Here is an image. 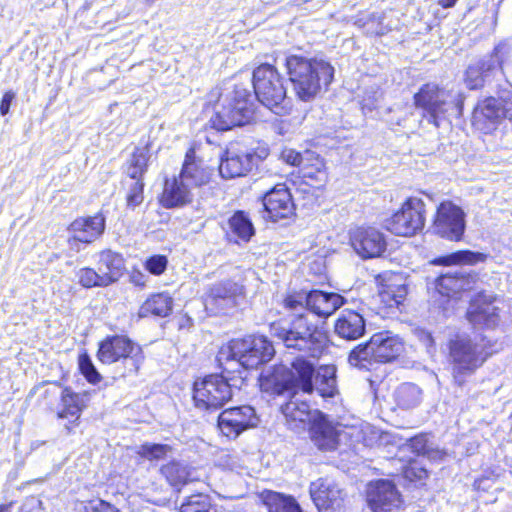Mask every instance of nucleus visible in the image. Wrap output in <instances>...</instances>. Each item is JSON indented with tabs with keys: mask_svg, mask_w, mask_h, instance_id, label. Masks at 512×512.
Wrapping results in <instances>:
<instances>
[{
	"mask_svg": "<svg viewBox=\"0 0 512 512\" xmlns=\"http://www.w3.org/2000/svg\"><path fill=\"white\" fill-rule=\"evenodd\" d=\"M274 353L273 345L264 336L231 340L217 355L222 374H212L195 382L196 407L207 411L222 408L232 398L233 390L241 389L248 370L270 361Z\"/></svg>",
	"mask_w": 512,
	"mask_h": 512,
	"instance_id": "1",
	"label": "nucleus"
},
{
	"mask_svg": "<svg viewBox=\"0 0 512 512\" xmlns=\"http://www.w3.org/2000/svg\"><path fill=\"white\" fill-rule=\"evenodd\" d=\"M314 364L299 358L292 363V369L280 366L260 380L263 391L284 395L290 399L281 405V411L286 418L290 429L298 431L304 429L306 424L311 425L315 410H311L305 400H301L298 390L310 394L313 392Z\"/></svg>",
	"mask_w": 512,
	"mask_h": 512,
	"instance_id": "2",
	"label": "nucleus"
},
{
	"mask_svg": "<svg viewBox=\"0 0 512 512\" xmlns=\"http://www.w3.org/2000/svg\"><path fill=\"white\" fill-rule=\"evenodd\" d=\"M286 68L296 96L304 102L315 99L334 77V67L322 58L291 55L286 58Z\"/></svg>",
	"mask_w": 512,
	"mask_h": 512,
	"instance_id": "3",
	"label": "nucleus"
},
{
	"mask_svg": "<svg viewBox=\"0 0 512 512\" xmlns=\"http://www.w3.org/2000/svg\"><path fill=\"white\" fill-rule=\"evenodd\" d=\"M270 332L287 349L301 353L291 361V364L299 358L307 361L306 357H320L326 344L324 333L312 322L310 314H299L291 321L289 327L273 323Z\"/></svg>",
	"mask_w": 512,
	"mask_h": 512,
	"instance_id": "4",
	"label": "nucleus"
},
{
	"mask_svg": "<svg viewBox=\"0 0 512 512\" xmlns=\"http://www.w3.org/2000/svg\"><path fill=\"white\" fill-rule=\"evenodd\" d=\"M253 115V95L243 85H234L219 94L211 122L215 129L226 131L249 123Z\"/></svg>",
	"mask_w": 512,
	"mask_h": 512,
	"instance_id": "5",
	"label": "nucleus"
},
{
	"mask_svg": "<svg viewBox=\"0 0 512 512\" xmlns=\"http://www.w3.org/2000/svg\"><path fill=\"white\" fill-rule=\"evenodd\" d=\"M448 348L452 378L458 386H463L467 378L473 375L494 352L489 350L486 344L477 343L466 336L451 339Z\"/></svg>",
	"mask_w": 512,
	"mask_h": 512,
	"instance_id": "6",
	"label": "nucleus"
},
{
	"mask_svg": "<svg viewBox=\"0 0 512 512\" xmlns=\"http://www.w3.org/2000/svg\"><path fill=\"white\" fill-rule=\"evenodd\" d=\"M254 95L264 106L276 114L287 112L286 88L278 70L262 64L253 71Z\"/></svg>",
	"mask_w": 512,
	"mask_h": 512,
	"instance_id": "7",
	"label": "nucleus"
},
{
	"mask_svg": "<svg viewBox=\"0 0 512 512\" xmlns=\"http://www.w3.org/2000/svg\"><path fill=\"white\" fill-rule=\"evenodd\" d=\"M98 359L104 364L124 360L129 373H137L144 359L141 348L125 336H109L99 346Z\"/></svg>",
	"mask_w": 512,
	"mask_h": 512,
	"instance_id": "8",
	"label": "nucleus"
},
{
	"mask_svg": "<svg viewBox=\"0 0 512 512\" xmlns=\"http://www.w3.org/2000/svg\"><path fill=\"white\" fill-rule=\"evenodd\" d=\"M425 223V204L420 198L407 199L401 209L388 221L387 229L395 235L412 236L422 230Z\"/></svg>",
	"mask_w": 512,
	"mask_h": 512,
	"instance_id": "9",
	"label": "nucleus"
},
{
	"mask_svg": "<svg viewBox=\"0 0 512 512\" xmlns=\"http://www.w3.org/2000/svg\"><path fill=\"white\" fill-rule=\"evenodd\" d=\"M465 227V213L461 207L451 201L440 203L432 225L436 235L450 241H459L464 234Z\"/></svg>",
	"mask_w": 512,
	"mask_h": 512,
	"instance_id": "10",
	"label": "nucleus"
},
{
	"mask_svg": "<svg viewBox=\"0 0 512 512\" xmlns=\"http://www.w3.org/2000/svg\"><path fill=\"white\" fill-rule=\"evenodd\" d=\"M505 118L512 120V102L489 97L474 109L472 124L477 130L488 134Z\"/></svg>",
	"mask_w": 512,
	"mask_h": 512,
	"instance_id": "11",
	"label": "nucleus"
},
{
	"mask_svg": "<svg viewBox=\"0 0 512 512\" xmlns=\"http://www.w3.org/2000/svg\"><path fill=\"white\" fill-rule=\"evenodd\" d=\"M449 98L450 95L445 90L434 84H426L415 94L414 101L416 107L423 109L430 121L438 127L439 120L445 118L446 113L454 108Z\"/></svg>",
	"mask_w": 512,
	"mask_h": 512,
	"instance_id": "12",
	"label": "nucleus"
},
{
	"mask_svg": "<svg viewBox=\"0 0 512 512\" xmlns=\"http://www.w3.org/2000/svg\"><path fill=\"white\" fill-rule=\"evenodd\" d=\"M258 417L253 407L243 405L225 409L218 416V427L229 439H236L243 431L258 424Z\"/></svg>",
	"mask_w": 512,
	"mask_h": 512,
	"instance_id": "13",
	"label": "nucleus"
},
{
	"mask_svg": "<svg viewBox=\"0 0 512 512\" xmlns=\"http://www.w3.org/2000/svg\"><path fill=\"white\" fill-rule=\"evenodd\" d=\"M350 243L362 258L379 257L386 249L384 235L373 227H357L350 232Z\"/></svg>",
	"mask_w": 512,
	"mask_h": 512,
	"instance_id": "14",
	"label": "nucleus"
},
{
	"mask_svg": "<svg viewBox=\"0 0 512 512\" xmlns=\"http://www.w3.org/2000/svg\"><path fill=\"white\" fill-rule=\"evenodd\" d=\"M256 161L253 151L231 146L221 160L219 173L225 179L242 177L252 170Z\"/></svg>",
	"mask_w": 512,
	"mask_h": 512,
	"instance_id": "15",
	"label": "nucleus"
},
{
	"mask_svg": "<svg viewBox=\"0 0 512 512\" xmlns=\"http://www.w3.org/2000/svg\"><path fill=\"white\" fill-rule=\"evenodd\" d=\"M264 218L274 222L286 219L294 213L292 196L285 184H277L268 191L263 199Z\"/></svg>",
	"mask_w": 512,
	"mask_h": 512,
	"instance_id": "16",
	"label": "nucleus"
},
{
	"mask_svg": "<svg viewBox=\"0 0 512 512\" xmlns=\"http://www.w3.org/2000/svg\"><path fill=\"white\" fill-rule=\"evenodd\" d=\"M311 498L319 511L339 510L343 503L342 490L327 478H319L310 484Z\"/></svg>",
	"mask_w": 512,
	"mask_h": 512,
	"instance_id": "17",
	"label": "nucleus"
},
{
	"mask_svg": "<svg viewBox=\"0 0 512 512\" xmlns=\"http://www.w3.org/2000/svg\"><path fill=\"white\" fill-rule=\"evenodd\" d=\"M367 501L374 512H389L400 505L401 498L391 481L378 480L369 485Z\"/></svg>",
	"mask_w": 512,
	"mask_h": 512,
	"instance_id": "18",
	"label": "nucleus"
},
{
	"mask_svg": "<svg viewBox=\"0 0 512 512\" xmlns=\"http://www.w3.org/2000/svg\"><path fill=\"white\" fill-rule=\"evenodd\" d=\"M500 47L494 49V53L474 64L466 70L465 82L469 89H478L491 82L501 69V61L498 57Z\"/></svg>",
	"mask_w": 512,
	"mask_h": 512,
	"instance_id": "19",
	"label": "nucleus"
},
{
	"mask_svg": "<svg viewBox=\"0 0 512 512\" xmlns=\"http://www.w3.org/2000/svg\"><path fill=\"white\" fill-rule=\"evenodd\" d=\"M339 424L334 423L319 410H315L310 425V435L315 445L322 450H334L338 444Z\"/></svg>",
	"mask_w": 512,
	"mask_h": 512,
	"instance_id": "20",
	"label": "nucleus"
},
{
	"mask_svg": "<svg viewBox=\"0 0 512 512\" xmlns=\"http://www.w3.org/2000/svg\"><path fill=\"white\" fill-rule=\"evenodd\" d=\"M370 350L374 354V361L388 362L395 359L403 351L402 340L390 331L374 334L369 340Z\"/></svg>",
	"mask_w": 512,
	"mask_h": 512,
	"instance_id": "21",
	"label": "nucleus"
},
{
	"mask_svg": "<svg viewBox=\"0 0 512 512\" xmlns=\"http://www.w3.org/2000/svg\"><path fill=\"white\" fill-rule=\"evenodd\" d=\"M499 310L495 301L486 296H479L471 303L467 311V318L475 326L494 328L500 321Z\"/></svg>",
	"mask_w": 512,
	"mask_h": 512,
	"instance_id": "22",
	"label": "nucleus"
},
{
	"mask_svg": "<svg viewBox=\"0 0 512 512\" xmlns=\"http://www.w3.org/2000/svg\"><path fill=\"white\" fill-rule=\"evenodd\" d=\"M104 229L105 219L100 214L78 218L70 224L72 237L69 242L71 245L73 242L91 243L104 232Z\"/></svg>",
	"mask_w": 512,
	"mask_h": 512,
	"instance_id": "23",
	"label": "nucleus"
},
{
	"mask_svg": "<svg viewBox=\"0 0 512 512\" xmlns=\"http://www.w3.org/2000/svg\"><path fill=\"white\" fill-rule=\"evenodd\" d=\"M241 293V286L234 281L225 280L210 287L205 305L206 307H215L220 310L233 307L236 304V296Z\"/></svg>",
	"mask_w": 512,
	"mask_h": 512,
	"instance_id": "24",
	"label": "nucleus"
},
{
	"mask_svg": "<svg viewBox=\"0 0 512 512\" xmlns=\"http://www.w3.org/2000/svg\"><path fill=\"white\" fill-rule=\"evenodd\" d=\"M345 303L344 298L338 293H328L320 290H313L307 293L308 311L320 316L332 315Z\"/></svg>",
	"mask_w": 512,
	"mask_h": 512,
	"instance_id": "25",
	"label": "nucleus"
},
{
	"mask_svg": "<svg viewBox=\"0 0 512 512\" xmlns=\"http://www.w3.org/2000/svg\"><path fill=\"white\" fill-rule=\"evenodd\" d=\"M192 188L180 176L167 179L160 202L165 208L181 207L192 200Z\"/></svg>",
	"mask_w": 512,
	"mask_h": 512,
	"instance_id": "26",
	"label": "nucleus"
},
{
	"mask_svg": "<svg viewBox=\"0 0 512 512\" xmlns=\"http://www.w3.org/2000/svg\"><path fill=\"white\" fill-rule=\"evenodd\" d=\"M210 175L209 169L205 167L201 159L196 157L195 151L189 149L186 152L185 160L179 174L181 179L193 189L208 183Z\"/></svg>",
	"mask_w": 512,
	"mask_h": 512,
	"instance_id": "27",
	"label": "nucleus"
},
{
	"mask_svg": "<svg viewBox=\"0 0 512 512\" xmlns=\"http://www.w3.org/2000/svg\"><path fill=\"white\" fill-rule=\"evenodd\" d=\"M335 332L343 339L356 340L365 332V320L358 312L344 310L335 323Z\"/></svg>",
	"mask_w": 512,
	"mask_h": 512,
	"instance_id": "28",
	"label": "nucleus"
},
{
	"mask_svg": "<svg viewBox=\"0 0 512 512\" xmlns=\"http://www.w3.org/2000/svg\"><path fill=\"white\" fill-rule=\"evenodd\" d=\"M435 288L444 297L453 298L462 291L472 288V280L460 273H446L436 279Z\"/></svg>",
	"mask_w": 512,
	"mask_h": 512,
	"instance_id": "29",
	"label": "nucleus"
},
{
	"mask_svg": "<svg viewBox=\"0 0 512 512\" xmlns=\"http://www.w3.org/2000/svg\"><path fill=\"white\" fill-rule=\"evenodd\" d=\"M97 270L101 276L108 278L107 286L116 282L125 270L124 259L119 253L104 250L99 253Z\"/></svg>",
	"mask_w": 512,
	"mask_h": 512,
	"instance_id": "30",
	"label": "nucleus"
},
{
	"mask_svg": "<svg viewBox=\"0 0 512 512\" xmlns=\"http://www.w3.org/2000/svg\"><path fill=\"white\" fill-rule=\"evenodd\" d=\"M173 309V298L167 292H161L151 295L141 305L138 315L139 317H147L154 315L158 317H167Z\"/></svg>",
	"mask_w": 512,
	"mask_h": 512,
	"instance_id": "31",
	"label": "nucleus"
},
{
	"mask_svg": "<svg viewBox=\"0 0 512 512\" xmlns=\"http://www.w3.org/2000/svg\"><path fill=\"white\" fill-rule=\"evenodd\" d=\"M88 400L89 396L87 393H75L71 388L65 387L61 393L63 408L58 412V417L63 419L71 416L78 419Z\"/></svg>",
	"mask_w": 512,
	"mask_h": 512,
	"instance_id": "32",
	"label": "nucleus"
},
{
	"mask_svg": "<svg viewBox=\"0 0 512 512\" xmlns=\"http://www.w3.org/2000/svg\"><path fill=\"white\" fill-rule=\"evenodd\" d=\"M323 398L334 397L337 393L336 369L334 366L321 367L313 380V391Z\"/></svg>",
	"mask_w": 512,
	"mask_h": 512,
	"instance_id": "33",
	"label": "nucleus"
},
{
	"mask_svg": "<svg viewBox=\"0 0 512 512\" xmlns=\"http://www.w3.org/2000/svg\"><path fill=\"white\" fill-rule=\"evenodd\" d=\"M161 473L172 486H182L196 480L195 471L180 462H170L161 468Z\"/></svg>",
	"mask_w": 512,
	"mask_h": 512,
	"instance_id": "34",
	"label": "nucleus"
},
{
	"mask_svg": "<svg viewBox=\"0 0 512 512\" xmlns=\"http://www.w3.org/2000/svg\"><path fill=\"white\" fill-rule=\"evenodd\" d=\"M396 404L402 409H412L422 400V390L415 384L403 383L394 392Z\"/></svg>",
	"mask_w": 512,
	"mask_h": 512,
	"instance_id": "35",
	"label": "nucleus"
},
{
	"mask_svg": "<svg viewBox=\"0 0 512 512\" xmlns=\"http://www.w3.org/2000/svg\"><path fill=\"white\" fill-rule=\"evenodd\" d=\"M264 504L268 512H302L299 504L292 496L268 491L264 494Z\"/></svg>",
	"mask_w": 512,
	"mask_h": 512,
	"instance_id": "36",
	"label": "nucleus"
},
{
	"mask_svg": "<svg viewBox=\"0 0 512 512\" xmlns=\"http://www.w3.org/2000/svg\"><path fill=\"white\" fill-rule=\"evenodd\" d=\"M486 255L479 252L472 251H458L447 256L439 257L432 263L436 265H451V264H468L474 265L479 262H484Z\"/></svg>",
	"mask_w": 512,
	"mask_h": 512,
	"instance_id": "37",
	"label": "nucleus"
},
{
	"mask_svg": "<svg viewBox=\"0 0 512 512\" xmlns=\"http://www.w3.org/2000/svg\"><path fill=\"white\" fill-rule=\"evenodd\" d=\"M149 151L147 148H136L128 161L126 173L131 179H142L147 170Z\"/></svg>",
	"mask_w": 512,
	"mask_h": 512,
	"instance_id": "38",
	"label": "nucleus"
},
{
	"mask_svg": "<svg viewBox=\"0 0 512 512\" xmlns=\"http://www.w3.org/2000/svg\"><path fill=\"white\" fill-rule=\"evenodd\" d=\"M232 232L244 242L254 235V227L249 218L241 211L236 212L229 220Z\"/></svg>",
	"mask_w": 512,
	"mask_h": 512,
	"instance_id": "39",
	"label": "nucleus"
},
{
	"mask_svg": "<svg viewBox=\"0 0 512 512\" xmlns=\"http://www.w3.org/2000/svg\"><path fill=\"white\" fill-rule=\"evenodd\" d=\"M181 512H217V507L208 495H192L182 504Z\"/></svg>",
	"mask_w": 512,
	"mask_h": 512,
	"instance_id": "40",
	"label": "nucleus"
},
{
	"mask_svg": "<svg viewBox=\"0 0 512 512\" xmlns=\"http://www.w3.org/2000/svg\"><path fill=\"white\" fill-rule=\"evenodd\" d=\"M372 360H374V354L372 350H370L369 342L354 348L348 357L349 364L359 369H368Z\"/></svg>",
	"mask_w": 512,
	"mask_h": 512,
	"instance_id": "41",
	"label": "nucleus"
},
{
	"mask_svg": "<svg viewBox=\"0 0 512 512\" xmlns=\"http://www.w3.org/2000/svg\"><path fill=\"white\" fill-rule=\"evenodd\" d=\"M79 283L85 288L106 287L108 278L101 276L98 270L85 267L77 272Z\"/></svg>",
	"mask_w": 512,
	"mask_h": 512,
	"instance_id": "42",
	"label": "nucleus"
},
{
	"mask_svg": "<svg viewBox=\"0 0 512 512\" xmlns=\"http://www.w3.org/2000/svg\"><path fill=\"white\" fill-rule=\"evenodd\" d=\"M283 305L287 310H290L298 317L299 314H309L307 309V294L297 292L288 294L283 299Z\"/></svg>",
	"mask_w": 512,
	"mask_h": 512,
	"instance_id": "43",
	"label": "nucleus"
},
{
	"mask_svg": "<svg viewBox=\"0 0 512 512\" xmlns=\"http://www.w3.org/2000/svg\"><path fill=\"white\" fill-rule=\"evenodd\" d=\"M406 294L407 289L404 284L388 285L380 292L382 300L390 307L401 304Z\"/></svg>",
	"mask_w": 512,
	"mask_h": 512,
	"instance_id": "44",
	"label": "nucleus"
},
{
	"mask_svg": "<svg viewBox=\"0 0 512 512\" xmlns=\"http://www.w3.org/2000/svg\"><path fill=\"white\" fill-rule=\"evenodd\" d=\"M407 449H411L417 456L423 455L428 458H435L439 454V451H434L426 438L425 435H418L409 440V443L405 446Z\"/></svg>",
	"mask_w": 512,
	"mask_h": 512,
	"instance_id": "45",
	"label": "nucleus"
},
{
	"mask_svg": "<svg viewBox=\"0 0 512 512\" xmlns=\"http://www.w3.org/2000/svg\"><path fill=\"white\" fill-rule=\"evenodd\" d=\"M79 368L89 383L97 384L102 379L88 355L79 357Z\"/></svg>",
	"mask_w": 512,
	"mask_h": 512,
	"instance_id": "46",
	"label": "nucleus"
},
{
	"mask_svg": "<svg viewBox=\"0 0 512 512\" xmlns=\"http://www.w3.org/2000/svg\"><path fill=\"white\" fill-rule=\"evenodd\" d=\"M427 475L428 472L426 468L417 460H410L408 465L403 468V476L411 482L422 481Z\"/></svg>",
	"mask_w": 512,
	"mask_h": 512,
	"instance_id": "47",
	"label": "nucleus"
},
{
	"mask_svg": "<svg viewBox=\"0 0 512 512\" xmlns=\"http://www.w3.org/2000/svg\"><path fill=\"white\" fill-rule=\"evenodd\" d=\"M133 183L129 187L127 194V205L128 207L135 208L140 205L143 201V188L144 183L142 179H132Z\"/></svg>",
	"mask_w": 512,
	"mask_h": 512,
	"instance_id": "48",
	"label": "nucleus"
},
{
	"mask_svg": "<svg viewBox=\"0 0 512 512\" xmlns=\"http://www.w3.org/2000/svg\"><path fill=\"white\" fill-rule=\"evenodd\" d=\"M170 447L164 444H143L140 448L139 454L150 460L163 458Z\"/></svg>",
	"mask_w": 512,
	"mask_h": 512,
	"instance_id": "49",
	"label": "nucleus"
},
{
	"mask_svg": "<svg viewBox=\"0 0 512 512\" xmlns=\"http://www.w3.org/2000/svg\"><path fill=\"white\" fill-rule=\"evenodd\" d=\"M168 260L163 255H153L145 262V268L153 275H161L167 268Z\"/></svg>",
	"mask_w": 512,
	"mask_h": 512,
	"instance_id": "50",
	"label": "nucleus"
},
{
	"mask_svg": "<svg viewBox=\"0 0 512 512\" xmlns=\"http://www.w3.org/2000/svg\"><path fill=\"white\" fill-rule=\"evenodd\" d=\"M84 512H119V510L108 502L101 499H94L84 505Z\"/></svg>",
	"mask_w": 512,
	"mask_h": 512,
	"instance_id": "51",
	"label": "nucleus"
},
{
	"mask_svg": "<svg viewBox=\"0 0 512 512\" xmlns=\"http://www.w3.org/2000/svg\"><path fill=\"white\" fill-rule=\"evenodd\" d=\"M365 32L369 35H382L385 33V28L380 23V17L372 15L364 24Z\"/></svg>",
	"mask_w": 512,
	"mask_h": 512,
	"instance_id": "52",
	"label": "nucleus"
},
{
	"mask_svg": "<svg viewBox=\"0 0 512 512\" xmlns=\"http://www.w3.org/2000/svg\"><path fill=\"white\" fill-rule=\"evenodd\" d=\"M282 157L287 163L293 166H298L302 162L301 154L291 149L283 151Z\"/></svg>",
	"mask_w": 512,
	"mask_h": 512,
	"instance_id": "53",
	"label": "nucleus"
},
{
	"mask_svg": "<svg viewBox=\"0 0 512 512\" xmlns=\"http://www.w3.org/2000/svg\"><path fill=\"white\" fill-rule=\"evenodd\" d=\"M15 98V94L12 91L6 92L1 100L0 112L2 115H6L9 112L10 105Z\"/></svg>",
	"mask_w": 512,
	"mask_h": 512,
	"instance_id": "54",
	"label": "nucleus"
},
{
	"mask_svg": "<svg viewBox=\"0 0 512 512\" xmlns=\"http://www.w3.org/2000/svg\"><path fill=\"white\" fill-rule=\"evenodd\" d=\"M379 97L380 94L376 91L373 93L372 96L363 98L362 108L367 109L369 111L373 110L376 107V103L378 102Z\"/></svg>",
	"mask_w": 512,
	"mask_h": 512,
	"instance_id": "55",
	"label": "nucleus"
},
{
	"mask_svg": "<svg viewBox=\"0 0 512 512\" xmlns=\"http://www.w3.org/2000/svg\"><path fill=\"white\" fill-rule=\"evenodd\" d=\"M420 339L424 343L426 347H432L434 344V340L432 335L429 332L421 331L420 332Z\"/></svg>",
	"mask_w": 512,
	"mask_h": 512,
	"instance_id": "56",
	"label": "nucleus"
},
{
	"mask_svg": "<svg viewBox=\"0 0 512 512\" xmlns=\"http://www.w3.org/2000/svg\"><path fill=\"white\" fill-rule=\"evenodd\" d=\"M143 278H144V275H143V274H141L140 272H138V273H136V274H133V276H132V281H133V283H135L136 285H144Z\"/></svg>",
	"mask_w": 512,
	"mask_h": 512,
	"instance_id": "57",
	"label": "nucleus"
},
{
	"mask_svg": "<svg viewBox=\"0 0 512 512\" xmlns=\"http://www.w3.org/2000/svg\"><path fill=\"white\" fill-rule=\"evenodd\" d=\"M224 457H225V458H228V460L225 462V464H224V465H225L226 467H228L229 469H233V468L235 467V461H234V459H233L229 454H225V455L222 457V459H223Z\"/></svg>",
	"mask_w": 512,
	"mask_h": 512,
	"instance_id": "58",
	"label": "nucleus"
},
{
	"mask_svg": "<svg viewBox=\"0 0 512 512\" xmlns=\"http://www.w3.org/2000/svg\"><path fill=\"white\" fill-rule=\"evenodd\" d=\"M457 0H439V4L444 8H450L455 5Z\"/></svg>",
	"mask_w": 512,
	"mask_h": 512,
	"instance_id": "59",
	"label": "nucleus"
},
{
	"mask_svg": "<svg viewBox=\"0 0 512 512\" xmlns=\"http://www.w3.org/2000/svg\"><path fill=\"white\" fill-rule=\"evenodd\" d=\"M488 481V479H479V480H476L474 485L477 489H485L486 487L484 486V484Z\"/></svg>",
	"mask_w": 512,
	"mask_h": 512,
	"instance_id": "60",
	"label": "nucleus"
},
{
	"mask_svg": "<svg viewBox=\"0 0 512 512\" xmlns=\"http://www.w3.org/2000/svg\"><path fill=\"white\" fill-rule=\"evenodd\" d=\"M0 512H10L8 506H0Z\"/></svg>",
	"mask_w": 512,
	"mask_h": 512,
	"instance_id": "61",
	"label": "nucleus"
},
{
	"mask_svg": "<svg viewBox=\"0 0 512 512\" xmlns=\"http://www.w3.org/2000/svg\"><path fill=\"white\" fill-rule=\"evenodd\" d=\"M145 1H146V3H148V4H152V3H154L156 0H145Z\"/></svg>",
	"mask_w": 512,
	"mask_h": 512,
	"instance_id": "62",
	"label": "nucleus"
}]
</instances>
